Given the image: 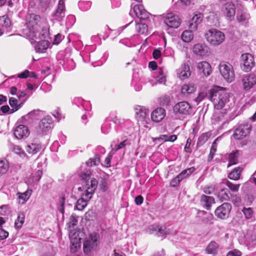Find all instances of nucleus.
<instances>
[{"instance_id":"obj_41","label":"nucleus","mask_w":256,"mask_h":256,"mask_svg":"<svg viewBox=\"0 0 256 256\" xmlns=\"http://www.w3.org/2000/svg\"><path fill=\"white\" fill-rule=\"evenodd\" d=\"M223 183L224 184L230 188V190L233 192H238L240 186V184H234L227 180H224Z\"/></svg>"},{"instance_id":"obj_57","label":"nucleus","mask_w":256,"mask_h":256,"mask_svg":"<svg viewBox=\"0 0 256 256\" xmlns=\"http://www.w3.org/2000/svg\"><path fill=\"white\" fill-rule=\"evenodd\" d=\"M42 172L40 170H38L34 176H33L32 180L33 182L36 183L38 182L40 179L42 178Z\"/></svg>"},{"instance_id":"obj_53","label":"nucleus","mask_w":256,"mask_h":256,"mask_svg":"<svg viewBox=\"0 0 256 256\" xmlns=\"http://www.w3.org/2000/svg\"><path fill=\"white\" fill-rule=\"evenodd\" d=\"M160 226L158 225H151L147 229L146 232L150 234H155L157 236V233L158 231Z\"/></svg>"},{"instance_id":"obj_31","label":"nucleus","mask_w":256,"mask_h":256,"mask_svg":"<svg viewBox=\"0 0 256 256\" xmlns=\"http://www.w3.org/2000/svg\"><path fill=\"white\" fill-rule=\"evenodd\" d=\"M242 170V168L240 167L234 168L230 173H229L228 178L234 180H239Z\"/></svg>"},{"instance_id":"obj_3","label":"nucleus","mask_w":256,"mask_h":256,"mask_svg":"<svg viewBox=\"0 0 256 256\" xmlns=\"http://www.w3.org/2000/svg\"><path fill=\"white\" fill-rule=\"evenodd\" d=\"M90 175V172L88 170H86L82 172L80 174V176L82 180H86V196L88 200L92 198V194L94 192L98 186V181L96 179L88 178Z\"/></svg>"},{"instance_id":"obj_27","label":"nucleus","mask_w":256,"mask_h":256,"mask_svg":"<svg viewBox=\"0 0 256 256\" xmlns=\"http://www.w3.org/2000/svg\"><path fill=\"white\" fill-rule=\"evenodd\" d=\"M202 15L200 14H196L192 19V23L190 24V28L192 30H196L198 25L202 22Z\"/></svg>"},{"instance_id":"obj_50","label":"nucleus","mask_w":256,"mask_h":256,"mask_svg":"<svg viewBox=\"0 0 256 256\" xmlns=\"http://www.w3.org/2000/svg\"><path fill=\"white\" fill-rule=\"evenodd\" d=\"M212 90H214V89L210 90L208 92H202L199 93L198 96L196 98V101L199 103L205 98H207L209 100V94L211 92Z\"/></svg>"},{"instance_id":"obj_6","label":"nucleus","mask_w":256,"mask_h":256,"mask_svg":"<svg viewBox=\"0 0 256 256\" xmlns=\"http://www.w3.org/2000/svg\"><path fill=\"white\" fill-rule=\"evenodd\" d=\"M219 70L222 77L228 82H231L234 80V70L230 63L225 62H221L219 64Z\"/></svg>"},{"instance_id":"obj_62","label":"nucleus","mask_w":256,"mask_h":256,"mask_svg":"<svg viewBox=\"0 0 256 256\" xmlns=\"http://www.w3.org/2000/svg\"><path fill=\"white\" fill-rule=\"evenodd\" d=\"M112 155L109 153L108 156L104 160V166L108 168L110 166L111 160L112 158Z\"/></svg>"},{"instance_id":"obj_59","label":"nucleus","mask_w":256,"mask_h":256,"mask_svg":"<svg viewBox=\"0 0 256 256\" xmlns=\"http://www.w3.org/2000/svg\"><path fill=\"white\" fill-rule=\"evenodd\" d=\"M52 1L53 0H40V4L42 8H46L52 3Z\"/></svg>"},{"instance_id":"obj_17","label":"nucleus","mask_w":256,"mask_h":256,"mask_svg":"<svg viewBox=\"0 0 256 256\" xmlns=\"http://www.w3.org/2000/svg\"><path fill=\"white\" fill-rule=\"evenodd\" d=\"M133 12L140 20H147L150 15L142 4L135 5L133 8Z\"/></svg>"},{"instance_id":"obj_24","label":"nucleus","mask_w":256,"mask_h":256,"mask_svg":"<svg viewBox=\"0 0 256 256\" xmlns=\"http://www.w3.org/2000/svg\"><path fill=\"white\" fill-rule=\"evenodd\" d=\"M49 45L50 43L48 40H40L35 46V50L36 52L44 53L47 50Z\"/></svg>"},{"instance_id":"obj_32","label":"nucleus","mask_w":256,"mask_h":256,"mask_svg":"<svg viewBox=\"0 0 256 256\" xmlns=\"http://www.w3.org/2000/svg\"><path fill=\"white\" fill-rule=\"evenodd\" d=\"M84 194L82 195L84 196ZM84 196H86V194H84ZM86 198V200H84L83 198H79L76 203V206L74 207V210H83L84 208L87 206V202L89 200L88 198V197L85 196Z\"/></svg>"},{"instance_id":"obj_22","label":"nucleus","mask_w":256,"mask_h":256,"mask_svg":"<svg viewBox=\"0 0 256 256\" xmlns=\"http://www.w3.org/2000/svg\"><path fill=\"white\" fill-rule=\"evenodd\" d=\"M166 116V110L160 108L154 110L151 114V118L152 121L158 122L162 120Z\"/></svg>"},{"instance_id":"obj_23","label":"nucleus","mask_w":256,"mask_h":256,"mask_svg":"<svg viewBox=\"0 0 256 256\" xmlns=\"http://www.w3.org/2000/svg\"><path fill=\"white\" fill-rule=\"evenodd\" d=\"M42 149L41 144L40 143H31L26 146V150L31 154H34L39 152Z\"/></svg>"},{"instance_id":"obj_49","label":"nucleus","mask_w":256,"mask_h":256,"mask_svg":"<svg viewBox=\"0 0 256 256\" xmlns=\"http://www.w3.org/2000/svg\"><path fill=\"white\" fill-rule=\"evenodd\" d=\"M170 230L165 226H160L158 231L157 233V236H162L170 234Z\"/></svg>"},{"instance_id":"obj_56","label":"nucleus","mask_w":256,"mask_h":256,"mask_svg":"<svg viewBox=\"0 0 256 256\" xmlns=\"http://www.w3.org/2000/svg\"><path fill=\"white\" fill-rule=\"evenodd\" d=\"M216 186L214 185L206 186L204 187L202 190L206 194H210L215 190Z\"/></svg>"},{"instance_id":"obj_37","label":"nucleus","mask_w":256,"mask_h":256,"mask_svg":"<svg viewBox=\"0 0 256 256\" xmlns=\"http://www.w3.org/2000/svg\"><path fill=\"white\" fill-rule=\"evenodd\" d=\"M136 30L140 34H146L148 32V26L142 23L136 24Z\"/></svg>"},{"instance_id":"obj_39","label":"nucleus","mask_w":256,"mask_h":256,"mask_svg":"<svg viewBox=\"0 0 256 256\" xmlns=\"http://www.w3.org/2000/svg\"><path fill=\"white\" fill-rule=\"evenodd\" d=\"M24 220H25L24 214L23 212L19 213L18 214V218L15 221V223H14L15 227L18 229L20 228L22 226L23 224L24 223Z\"/></svg>"},{"instance_id":"obj_47","label":"nucleus","mask_w":256,"mask_h":256,"mask_svg":"<svg viewBox=\"0 0 256 256\" xmlns=\"http://www.w3.org/2000/svg\"><path fill=\"white\" fill-rule=\"evenodd\" d=\"M48 132L45 130L43 126H40V124L38 126L34 131V133L38 136H42L44 135H46Z\"/></svg>"},{"instance_id":"obj_38","label":"nucleus","mask_w":256,"mask_h":256,"mask_svg":"<svg viewBox=\"0 0 256 256\" xmlns=\"http://www.w3.org/2000/svg\"><path fill=\"white\" fill-rule=\"evenodd\" d=\"M192 30L190 29V30H185L182 32L181 38L184 42H189L193 39L194 36L192 34Z\"/></svg>"},{"instance_id":"obj_2","label":"nucleus","mask_w":256,"mask_h":256,"mask_svg":"<svg viewBox=\"0 0 256 256\" xmlns=\"http://www.w3.org/2000/svg\"><path fill=\"white\" fill-rule=\"evenodd\" d=\"M209 100L213 102L215 109L221 110L228 102V94L224 91L214 89L209 94Z\"/></svg>"},{"instance_id":"obj_12","label":"nucleus","mask_w":256,"mask_h":256,"mask_svg":"<svg viewBox=\"0 0 256 256\" xmlns=\"http://www.w3.org/2000/svg\"><path fill=\"white\" fill-rule=\"evenodd\" d=\"M251 128L248 124H240L234 130L233 136L235 139L240 140L248 134Z\"/></svg>"},{"instance_id":"obj_43","label":"nucleus","mask_w":256,"mask_h":256,"mask_svg":"<svg viewBox=\"0 0 256 256\" xmlns=\"http://www.w3.org/2000/svg\"><path fill=\"white\" fill-rule=\"evenodd\" d=\"M220 138H216L214 141L212 142L210 150V153L209 154V156H208V160H211L216 151V148H217V142L219 140Z\"/></svg>"},{"instance_id":"obj_11","label":"nucleus","mask_w":256,"mask_h":256,"mask_svg":"<svg viewBox=\"0 0 256 256\" xmlns=\"http://www.w3.org/2000/svg\"><path fill=\"white\" fill-rule=\"evenodd\" d=\"M164 18V24L170 28H178L180 24L178 16L173 13L167 14Z\"/></svg>"},{"instance_id":"obj_21","label":"nucleus","mask_w":256,"mask_h":256,"mask_svg":"<svg viewBox=\"0 0 256 256\" xmlns=\"http://www.w3.org/2000/svg\"><path fill=\"white\" fill-rule=\"evenodd\" d=\"M215 203L214 197L202 194L200 196V204L202 206L207 210H210L212 204Z\"/></svg>"},{"instance_id":"obj_15","label":"nucleus","mask_w":256,"mask_h":256,"mask_svg":"<svg viewBox=\"0 0 256 256\" xmlns=\"http://www.w3.org/2000/svg\"><path fill=\"white\" fill-rule=\"evenodd\" d=\"M222 11L228 20H232L236 13L234 5L232 2H227L223 6Z\"/></svg>"},{"instance_id":"obj_44","label":"nucleus","mask_w":256,"mask_h":256,"mask_svg":"<svg viewBox=\"0 0 256 256\" xmlns=\"http://www.w3.org/2000/svg\"><path fill=\"white\" fill-rule=\"evenodd\" d=\"M210 136V134L208 132L202 134L198 138L197 144L198 146L203 145L208 139Z\"/></svg>"},{"instance_id":"obj_4","label":"nucleus","mask_w":256,"mask_h":256,"mask_svg":"<svg viewBox=\"0 0 256 256\" xmlns=\"http://www.w3.org/2000/svg\"><path fill=\"white\" fill-rule=\"evenodd\" d=\"M192 106L186 101L179 102L173 108L174 117L176 119L182 120L191 113Z\"/></svg>"},{"instance_id":"obj_28","label":"nucleus","mask_w":256,"mask_h":256,"mask_svg":"<svg viewBox=\"0 0 256 256\" xmlns=\"http://www.w3.org/2000/svg\"><path fill=\"white\" fill-rule=\"evenodd\" d=\"M239 156L238 151H233L228 155V167H230L232 165L236 164L238 162V157Z\"/></svg>"},{"instance_id":"obj_45","label":"nucleus","mask_w":256,"mask_h":256,"mask_svg":"<svg viewBox=\"0 0 256 256\" xmlns=\"http://www.w3.org/2000/svg\"><path fill=\"white\" fill-rule=\"evenodd\" d=\"M28 115L31 118L37 120L43 116L44 112L39 110H36L29 112Z\"/></svg>"},{"instance_id":"obj_1","label":"nucleus","mask_w":256,"mask_h":256,"mask_svg":"<svg viewBox=\"0 0 256 256\" xmlns=\"http://www.w3.org/2000/svg\"><path fill=\"white\" fill-rule=\"evenodd\" d=\"M40 16L34 14H28L26 18V28L24 30L23 34L28 38L36 42V40H40V36L45 38L44 34L38 32V24L40 21Z\"/></svg>"},{"instance_id":"obj_52","label":"nucleus","mask_w":256,"mask_h":256,"mask_svg":"<svg viewBox=\"0 0 256 256\" xmlns=\"http://www.w3.org/2000/svg\"><path fill=\"white\" fill-rule=\"evenodd\" d=\"M130 144L129 141L128 140H125L124 141L121 142L120 144H116L112 149V150L116 152L121 148H124L126 145Z\"/></svg>"},{"instance_id":"obj_26","label":"nucleus","mask_w":256,"mask_h":256,"mask_svg":"<svg viewBox=\"0 0 256 256\" xmlns=\"http://www.w3.org/2000/svg\"><path fill=\"white\" fill-rule=\"evenodd\" d=\"M236 18L240 23L244 25L248 23L250 16L246 12L241 10L240 12H238Z\"/></svg>"},{"instance_id":"obj_46","label":"nucleus","mask_w":256,"mask_h":256,"mask_svg":"<svg viewBox=\"0 0 256 256\" xmlns=\"http://www.w3.org/2000/svg\"><path fill=\"white\" fill-rule=\"evenodd\" d=\"M100 162V156L96 154L93 158H90L86 162V164L88 166L98 165Z\"/></svg>"},{"instance_id":"obj_20","label":"nucleus","mask_w":256,"mask_h":256,"mask_svg":"<svg viewBox=\"0 0 256 256\" xmlns=\"http://www.w3.org/2000/svg\"><path fill=\"white\" fill-rule=\"evenodd\" d=\"M136 118L138 121L143 122L148 115V110L143 106H137L134 108Z\"/></svg>"},{"instance_id":"obj_30","label":"nucleus","mask_w":256,"mask_h":256,"mask_svg":"<svg viewBox=\"0 0 256 256\" xmlns=\"http://www.w3.org/2000/svg\"><path fill=\"white\" fill-rule=\"evenodd\" d=\"M9 104L12 108L10 113L12 114L20 109L23 103L18 104V100L16 98H10L9 99Z\"/></svg>"},{"instance_id":"obj_5","label":"nucleus","mask_w":256,"mask_h":256,"mask_svg":"<svg viewBox=\"0 0 256 256\" xmlns=\"http://www.w3.org/2000/svg\"><path fill=\"white\" fill-rule=\"evenodd\" d=\"M206 40L212 45L217 46L221 44L225 40L224 34L216 29H210L205 34Z\"/></svg>"},{"instance_id":"obj_18","label":"nucleus","mask_w":256,"mask_h":256,"mask_svg":"<svg viewBox=\"0 0 256 256\" xmlns=\"http://www.w3.org/2000/svg\"><path fill=\"white\" fill-rule=\"evenodd\" d=\"M198 72L204 76H208L210 75L212 72L210 64L205 61L199 62L197 64Z\"/></svg>"},{"instance_id":"obj_9","label":"nucleus","mask_w":256,"mask_h":256,"mask_svg":"<svg viewBox=\"0 0 256 256\" xmlns=\"http://www.w3.org/2000/svg\"><path fill=\"white\" fill-rule=\"evenodd\" d=\"M241 58V68L246 72L250 71L255 64L254 56L249 53H246L242 54Z\"/></svg>"},{"instance_id":"obj_8","label":"nucleus","mask_w":256,"mask_h":256,"mask_svg":"<svg viewBox=\"0 0 256 256\" xmlns=\"http://www.w3.org/2000/svg\"><path fill=\"white\" fill-rule=\"evenodd\" d=\"M66 9L64 0H59L56 9L52 14V20L56 22H62L66 16Z\"/></svg>"},{"instance_id":"obj_54","label":"nucleus","mask_w":256,"mask_h":256,"mask_svg":"<svg viewBox=\"0 0 256 256\" xmlns=\"http://www.w3.org/2000/svg\"><path fill=\"white\" fill-rule=\"evenodd\" d=\"M225 113H223L222 112H220L218 113H216L214 115V120L216 122H224L225 120Z\"/></svg>"},{"instance_id":"obj_16","label":"nucleus","mask_w":256,"mask_h":256,"mask_svg":"<svg viewBox=\"0 0 256 256\" xmlns=\"http://www.w3.org/2000/svg\"><path fill=\"white\" fill-rule=\"evenodd\" d=\"M14 134L18 139L24 138L29 136L30 131L26 126L20 124L15 128Z\"/></svg>"},{"instance_id":"obj_40","label":"nucleus","mask_w":256,"mask_h":256,"mask_svg":"<svg viewBox=\"0 0 256 256\" xmlns=\"http://www.w3.org/2000/svg\"><path fill=\"white\" fill-rule=\"evenodd\" d=\"M8 168V162L6 159L0 160V176L5 174Z\"/></svg>"},{"instance_id":"obj_34","label":"nucleus","mask_w":256,"mask_h":256,"mask_svg":"<svg viewBox=\"0 0 256 256\" xmlns=\"http://www.w3.org/2000/svg\"><path fill=\"white\" fill-rule=\"evenodd\" d=\"M217 197L220 202L227 201L230 200V196L228 194L227 189H222L217 194Z\"/></svg>"},{"instance_id":"obj_58","label":"nucleus","mask_w":256,"mask_h":256,"mask_svg":"<svg viewBox=\"0 0 256 256\" xmlns=\"http://www.w3.org/2000/svg\"><path fill=\"white\" fill-rule=\"evenodd\" d=\"M232 201L236 206H239L241 203L240 198L236 195H234L232 196Z\"/></svg>"},{"instance_id":"obj_36","label":"nucleus","mask_w":256,"mask_h":256,"mask_svg":"<svg viewBox=\"0 0 256 256\" xmlns=\"http://www.w3.org/2000/svg\"><path fill=\"white\" fill-rule=\"evenodd\" d=\"M31 190H27L23 193L18 192L17 194L18 195L19 203L24 204L29 198L31 195Z\"/></svg>"},{"instance_id":"obj_55","label":"nucleus","mask_w":256,"mask_h":256,"mask_svg":"<svg viewBox=\"0 0 256 256\" xmlns=\"http://www.w3.org/2000/svg\"><path fill=\"white\" fill-rule=\"evenodd\" d=\"M156 80L159 84H165L166 82V77L162 71L160 70L159 74L156 77Z\"/></svg>"},{"instance_id":"obj_10","label":"nucleus","mask_w":256,"mask_h":256,"mask_svg":"<svg viewBox=\"0 0 256 256\" xmlns=\"http://www.w3.org/2000/svg\"><path fill=\"white\" fill-rule=\"evenodd\" d=\"M231 210V204L228 202H224L216 209L214 213L219 218L226 219L229 216Z\"/></svg>"},{"instance_id":"obj_35","label":"nucleus","mask_w":256,"mask_h":256,"mask_svg":"<svg viewBox=\"0 0 256 256\" xmlns=\"http://www.w3.org/2000/svg\"><path fill=\"white\" fill-rule=\"evenodd\" d=\"M194 167L190 168L186 170H182L177 176L180 178V180H182L183 179L186 178L188 177L194 170Z\"/></svg>"},{"instance_id":"obj_19","label":"nucleus","mask_w":256,"mask_h":256,"mask_svg":"<svg viewBox=\"0 0 256 256\" xmlns=\"http://www.w3.org/2000/svg\"><path fill=\"white\" fill-rule=\"evenodd\" d=\"M176 73L178 76L182 80L188 78L191 75L190 66L186 64H182L177 70Z\"/></svg>"},{"instance_id":"obj_60","label":"nucleus","mask_w":256,"mask_h":256,"mask_svg":"<svg viewBox=\"0 0 256 256\" xmlns=\"http://www.w3.org/2000/svg\"><path fill=\"white\" fill-rule=\"evenodd\" d=\"M242 252L238 250H234L230 251L226 256H241Z\"/></svg>"},{"instance_id":"obj_29","label":"nucleus","mask_w":256,"mask_h":256,"mask_svg":"<svg viewBox=\"0 0 256 256\" xmlns=\"http://www.w3.org/2000/svg\"><path fill=\"white\" fill-rule=\"evenodd\" d=\"M52 122V120L51 117L50 116H46L40 120L39 124L40 126H43L45 130L49 132L51 128Z\"/></svg>"},{"instance_id":"obj_42","label":"nucleus","mask_w":256,"mask_h":256,"mask_svg":"<svg viewBox=\"0 0 256 256\" xmlns=\"http://www.w3.org/2000/svg\"><path fill=\"white\" fill-rule=\"evenodd\" d=\"M218 244L215 242H211L206 248V250L208 254H216Z\"/></svg>"},{"instance_id":"obj_51","label":"nucleus","mask_w":256,"mask_h":256,"mask_svg":"<svg viewBox=\"0 0 256 256\" xmlns=\"http://www.w3.org/2000/svg\"><path fill=\"white\" fill-rule=\"evenodd\" d=\"M242 212L244 214L246 218V219H250L252 218L254 214L252 209L250 208H244L242 210Z\"/></svg>"},{"instance_id":"obj_33","label":"nucleus","mask_w":256,"mask_h":256,"mask_svg":"<svg viewBox=\"0 0 256 256\" xmlns=\"http://www.w3.org/2000/svg\"><path fill=\"white\" fill-rule=\"evenodd\" d=\"M11 26V21L6 16L0 17V26L6 30H9L8 28Z\"/></svg>"},{"instance_id":"obj_14","label":"nucleus","mask_w":256,"mask_h":256,"mask_svg":"<svg viewBox=\"0 0 256 256\" xmlns=\"http://www.w3.org/2000/svg\"><path fill=\"white\" fill-rule=\"evenodd\" d=\"M193 52L198 56H206L208 55L210 50L208 46L205 44L198 43L194 46Z\"/></svg>"},{"instance_id":"obj_64","label":"nucleus","mask_w":256,"mask_h":256,"mask_svg":"<svg viewBox=\"0 0 256 256\" xmlns=\"http://www.w3.org/2000/svg\"><path fill=\"white\" fill-rule=\"evenodd\" d=\"M182 180H180V178L176 176V178H173L170 182V185L172 187H175Z\"/></svg>"},{"instance_id":"obj_13","label":"nucleus","mask_w":256,"mask_h":256,"mask_svg":"<svg viewBox=\"0 0 256 256\" xmlns=\"http://www.w3.org/2000/svg\"><path fill=\"white\" fill-rule=\"evenodd\" d=\"M243 88L248 90L256 84V76L254 74H247L243 76L242 79Z\"/></svg>"},{"instance_id":"obj_63","label":"nucleus","mask_w":256,"mask_h":256,"mask_svg":"<svg viewBox=\"0 0 256 256\" xmlns=\"http://www.w3.org/2000/svg\"><path fill=\"white\" fill-rule=\"evenodd\" d=\"M8 236V232L4 230L2 228H0V240L6 239Z\"/></svg>"},{"instance_id":"obj_7","label":"nucleus","mask_w":256,"mask_h":256,"mask_svg":"<svg viewBox=\"0 0 256 256\" xmlns=\"http://www.w3.org/2000/svg\"><path fill=\"white\" fill-rule=\"evenodd\" d=\"M99 236L96 232L90 233L88 239L85 240L83 244L84 252L88 254L91 250H95L98 245Z\"/></svg>"},{"instance_id":"obj_25","label":"nucleus","mask_w":256,"mask_h":256,"mask_svg":"<svg viewBox=\"0 0 256 256\" xmlns=\"http://www.w3.org/2000/svg\"><path fill=\"white\" fill-rule=\"evenodd\" d=\"M196 90V86L194 84H184L181 89V92L184 95H188L194 92Z\"/></svg>"},{"instance_id":"obj_48","label":"nucleus","mask_w":256,"mask_h":256,"mask_svg":"<svg viewBox=\"0 0 256 256\" xmlns=\"http://www.w3.org/2000/svg\"><path fill=\"white\" fill-rule=\"evenodd\" d=\"M108 176L102 178L100 182L99 188L102 192H105L108 188Z\"/></svg>"},{"instance_id":"obj_61","label":"nucleus","mask_w":256,"mask_h":256,"mask_svg":"<svg viewBox=\"0 0 256 256\" xmlns=\"http://www.w3.org/2000/svg\"><path fill=\"white\" fill-rule=\"evenodd\" d=\"M16 96L18 98L19 100L26 98L25 100L27 99V98L28 97V96H27V94L26 92L24 90H18V94H16Z\"/></svg>"}]
</instances>
